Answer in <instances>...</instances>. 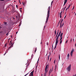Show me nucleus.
<instances>
[{
  "label": "nucleus",
  "mask_w": 76,
  "mask_h": 76,
  "mask_svg": "<svg viewBox=\"0 0 76 76\" xmlns=\"http://www.w3.org/2000/svg\"><path fill=\"white\" fill-rule=\"evenodd\" d=\"M49 66L48 65H47L45 67V74H44V76H46V74H47V73L48 72V69H47L48 68Z\"/></svg>",
  "instance_id": "1"
},
{
  "label": "nucleus",
  "mask_w": 76,
  "mask_h": 76,
  "mask_svg": "<svg viewBox=\"0 0 76 76\" xmlns=\"http://www.w3.org/2000/svg\"><path fill=\"white\" fill-rule=\"evenodd\" d=\"M67 69L68 72H70L71 69V64H70L68 66V68H67Z\"/></svg>",
  "instance_id": "2"
},
{
  "label": "nucleus",
  "mask_w": 76,
  "mask_h": 76,
  "mask_svg": "<svg viewBox=\"0 0 76 76\" xmlns=\"http://www.w3.org/2000/svg\"><path fill=\"white\" fill-rule=\"evenodd\" d=\"M48 13L47 15H50V7H49L48 9Z\"/></svg>",
  "instance_id": "3"
},
{
  "label": "nucleus",
  "mask_w": 76,
  "mask_h": 76,
  "mask_svg": "<svg viewBox=\"0 0 76 76\" xmlns=\"http://www.w3.org/2000/svg\"><path fill=\"white\" fill-rule=\"evenodd\" d=\"M47 17L46 18V20L45 22V23H47V22H48V18H49V17L50 16V15H47Z\"/></svg>",
  "instance_id": "4"
},
{
  "label": "nucleus",
  "mask_w": 76,
  "mask_h": 76,
  "mask_svg": "<svg viewBox=\"0 0 76 76\" xmlns=\"http://www.w3.org/2000/svg\"><path fill=\"white\" fill-rule=\"evenodd\" d=\"M75 50V49H72L71 53H70V55H71V56H73V51H74Z\"/></svg>",
  "instance_id": "5"
},
{
  "label": "nucleus",
  "mask_w": 76,
  "mask_h": 76,
  "mask_svg": "<svg viewBox=\"0 0 76 76\" xmlns=\"http://www.w3.org/2000/svg\"><path fill=\"white\" fill-rule=\"evenodd\" d=\"M34 71L33 70L32 72H31L29 76H34Z\"/></svg>",
  "instance_id": "6"
},
{
  "label": "nucleus",
  "mask_w": 76,
  "mask_h": 76,
  "mask_svg": "<svg viewBox=\"0 0 76 76\" xmlns=\"http://www.w3.org/2000/svg\"><path fill=\"white\" fill-rule=\"evenodd\" d=\"M58 39H56V42L55 45H57V44H58Z\"/></svg>",
  "instance_id": "7"
},
{
  "label": "nucleus",
  "mask_w": 76,
  "mask_h": 76,
  "mask_svg": "<svg viewBox=\"0 0 76 76\" xmlns=\"http://www.w3.org/2000/svg\"><path fill=\"white\" fill-rule=\"evenodd\" d=\"M53 67L52 70L51 69H50V70L49 72V74H50L51 72H52V71H53Z\"/></svg>",
  "instance_id": "8"
},
{
  "label": "nucleus",
  "mask_w": 76,
  "mask_h": 76,
  "mask_svg": "<svg viewBox=\"0 0 76 76\" xmlns=\"http://www.w3.org/2000/svg\"><path fill=\"white\" fill-rule=\"evenodd\" d=\"M62 13V11L61 12V13H60V18H62V17H61V14Z\"/></svg>",
  "instance_id": "9"
},
{
  "label": "nucleus",
  "mask_w": 76,
  "mask_h": 76,
  "mask_svg": "<svg viewBox=\"0 0 76 76\" xmlns=\"http://www.w3.org/2000/svg\"><path fill=\"white\" fill-rule=\"evenodd\" d=\"M60 34H58V36L56 38V39H58V38H59V37H60Z\"/></svg>",
  "instance_id": "10"
},
{
  "label": "nucleus",
  "mask_w": 76,
  "mask_h": 76,
  "mask_svg": "<svg viewBox=\"0 0 76 76\" xmlns=\"http://www.w3.org/2000/svg\"><path fill=\"white\" fill-rule=\"evenodd\" d=\"M67 57L68 58V59H69V53L67 55Z\"/></svg>",
  "instance_id": "11"
},
{
  "label": "nucleus",
  "mask_w": 76,
  "mask_h": 76,
  "mask_svg": "<svg viewBox=\"0 0 76 76\" xmlns=\"http://www.w3.org/2000/svg\"><path fill=\"white\" fill-rule=\"evenodd\" d=\"M37 48H35V50H34L35 53L36 51H37Z\"/></svg>",
  "instance_id": "12"
},
{
  "label": "nucleus",
  "mask_w": 76,
  "mask_h": 76,
  "mask_svg": "<svg viewBox=\"0 0 76 76\" xmlns=\"http://www.w3.org/2000/svg\"><path fill=\"white\" fill-rule=\"evenodd\" d=\"M12 41H11L10 42L9 45H11L12 44V42H11Z\"/></svg>",
  "instance_id": "13"
},
{
  "label": "nucleus",
  "mask_w": 76,
  "mask_h": 76,
  "mask_svg": "<svg viewBox=\"0 0 76 76\" xmlns=\"http://www.w3.org/2000/svg\"><path fill=\"white\" fill-rule=\"evenodd\" d=\"M62 35H63V33H61V34L60 35V37H62Z\"/></svg>",
  "instance_id": "14"
},
{
  "label": "nucleus",
  "mask_w": 76,
  "mask_h": 76,
  "mask_svg": "<svg viewBox=\"0 0 76 76\" xmlns=\"http://www.w3.org/2000/svg\"><path fill=\"white\" fill-rule=\"evenodd\" d=\"M67 0H65L64 3H67Z\"/></svg>",
  "instance_id": "15"
},
{
  "label": "nucleus",
  "mask_w": 76,
  "mask_h": 76,
  "mask_svg": "<svg viewBox=\"0 0 76 76\" xmlns=\"http://www.w3.org/2000/svg\"><path fill=\"white\" fill-rule=\"evenodd\" d=\"M63 19H62V20H61V22H60V24H61V23H62V22H63Z\"/></svg>",
  "instance_id": "16"
},
{
  "label": "nucleus",
  "mask_w": 76,
  "mask_h": 76,
  "mask_svg": "<svg viewBox=\"0 0 76 76\" xmlns=\"http://www.w3.org/2000/svg\"><path fill=\"white\" fill-rule=\"evenodd\" d=\"M70 6H71V5L69 4V6L68 7V9H69V8H70Z\"/></svg>",
  "instance_id": "17"
},
{
  "label": "nucleus",
  "mask_w": 76,
  "mask_h": 76,
  "mask_svg": "<svg viewBox=\"0 0 76 76\" xmlns=\"http://www.w3.org/2000/svg\"><path fill=\"white\" fill-rule=\"evenodd\" d=\"M7 45V43L6 44H5V47H6Z\"/></svg>",
  "instance_id": "18"
},
{
  "label": "nucleus",
  "mask_w": 76,
  "mask_h": 76,
  "mask_svg": "<svg viewBox=\"0 0 76 76\" xmlns=\"http://www.w3.org/2000/svg\"><path fill=\"white\" fill-rule=\"evenodd\" d=\"M61 38V39H60V41L62 40V38H63V37H60Z\"/></svg>",
  "instance_id": "19"
},
{
  "label": "nucleus",
  "mask_w": 76,
  "mask_h": 76,
  "mask_svg": "<svg viewBox=\"0 0 76 76\" xmlns=\"http://www.w3.org/2000/svg\"><path fill=\"white\" fill-rule=\"evenodd\" d=\"M66 6L64 8V10L63 11L64 12V10H65V9H66Z\"/></svg>",
  "instance_id": "20"
},
{
  "label": "nucleus",
  "mask_w": 76,
  "mask_h": 76,
  "mask_svg": "<svg viewBox=\"0 0 76 76\" xmlns=\"http://www.w3.org/2000/svg\"><path fill=\"white\" fill-rule=\"evenodd\" d=\"M55 35H56V30H55Z\"/></svg>",
  "instance_id": "21"
},
{
  "label": "nucleus",
  "mask_w": 76,
  "mask_h": 76,
  "mask_svg": "<svg viewBox=\"0 0 76 76\" xmlns=\"http://www.w3.org/2000/svg\"><path fill=\"white\" fill-rule=\"evenodd\" d=\"M28 74H29V72L27 74H26V75H25L24 76H26L27 75H28Z\"/></svg>",
  "instance_id": "22"
},
{
  "label": "nucleus",
  "mask_w": 76,
  "mask_h": 76,
  "mask_svg": "<svg viewBox=\"0 0 76 76\" xmlns=\"http://www.w3.org/2000/svg\"><path fill=\"white\" fill-rule=\"evenodd\" d=\"M49 58H50V56H48V60H49Z\"/></svg>",
  "instance_id": "23"
},
{
  "label": "nucleus",
  "mask_w": 76,
  "mask_h": 76,
  "mask_svg": "<svg viewBox=\"0 0 76 76\" xmlns=\"http://www.w3.org/2000/svg\"><path fill=\"white\" fill-rule=\"evenodd\" d=\"M61 31H60L58 34L59 35H61Z\"/></svg>",
  "instance_id": "24"
},
{
  "label": "nucleus",
  "mask_w": 76,
  "mask_h": 76,
  "mask_svg": "<svg viewBox=\"0 0 76 76\" xmlns=\"http://www.w3.org/2000/svg\"><path fill=\"white\" fill-rule=\"evenodd\" d=\"M53 1H52V2L51 3V6H52V4H53Z\"/></svg>",
  "instance_id": "25"
},
{
  "label": "nucleus",
  "mask_w": 76,
  "mask_h": 76,
  "mask_svg": "<svg viewBox=\"0 0 76 76\" xmlns=\"http://www.w3.org/2000/svg\"><path fill=\"white\" fill-rule=\"evenodd\" d=\"M67 42H68V40H67L66 41V42H65V43L66 44H67Z\"/></svg>",
  "instance_id": "26"
},
{
  "label": "nucleus",
  "mask_w": 76,
  "mask_h": 76,
  "mask_svg": "<svg viewBox=\"0 0 76 76\" xmlns=\"http://www.w3.org/2000/svg\"><path fill=\"white\" fill-rule=\"evenodd\" d=\"M60 54L59 55V59L60 60Z\"/></svg>",
  "instance_id": "27"
},
{
  "label": "nucleus",
  "mask_w": 76,
  "mask_h": 76,
  "mask_svg": "<svg viewBox=\"0 0 76 76\" xmlns=\"http://www.w3.org/2000/svg\"><path fill=\"white\" fill-rule=\"evenodd\" d=\"M11 47H12L11 46L8 49V50H9V49H10V48H11Z\"/></svg>",
  "instance_id": "28"
},
{
  "label": "nucleus",
  "mask_w": 76,
  "mask_h": 76,
  "mask_svg": "<svg viewBox=\"0 0 76 76\" xmlns=\"http://www.w3.org/2000/svg\"><path fill=\"white\" fill-rule=\"evenodd\" d=\"M5 0H0L1 1H4Z\"/></svg>",
  "instance_id": "29"
},
{
  "label": "nucleus",
  "mask_w": 76,
  "mask_h": 76,
  "mask_svg": "<svg viewBox=\"0 0 76 76\" xmlns=\"http://www.w3.org/2000/svg\"><path fill=\"white\" fill-rule=\"evenodd\" d=\"M61 42H62V40H61L60 44H61Z\"/></svg>",
  "instance_id": "30"
},
{
  "label": "nucleus",
  "mask_w": 76,
  "mask_h": 76,
  "mask_svg": "<svg viewBox=\"0 0 76 76\" xmlns=\"http://www.w3.org/2000/svg\"><path fill=\"white\" fill-rule=\"evenodd\" d=\"M13 43L10 46L12 47V46H13Z\"/></svg>",
  "instance_id": "31"
},
{
  "label": "nucleus",
  "mask_w": 76,
  "mask_h": 76,
  "mask_svg": "<svg viewBox=\"0 0 76 76\" xmlns=\"http://www.w3.org/2000/svg\"><path fill=\"white\" fill-rule=\"evenodd\" d=\"M60 28H61V23L60 24Z\"/></svg>",
  "instance_id": "32"
},
{
  "label": "nucleus",
  "mask_w": 76,
  "mask_h": 76,
  "mask_svg": "<svg viewBox=\"0 0 76 76\" xmlns=\"http://www.w3.org/2000/svg\"><path fill=\"white\" fill-rule=\"evenodd\" d=\"M66 3H65V2H64V4L63 6H65V4H66Z\"/></svg>",
  "instance_id": "33"
},
{
  "label": "nucleus",
  "mask_w": 76,
  "mask_h": 76,
  "mask_svg": "<svg viewBox=\"0 0 76 76\" xmlns=\"http://www.w3.org/2000/svg\"><path fill=\"white\" fill-rule=\"evenodd\" d=\"M9 32H8V33L6 34V35H8V34H9Z\"/></svg>",
  "instance_id": "34"
},
{
  "label": "nucleus",
  "mask_w": 76,
  "mask_h": 76,
  "mask_svg": "<svg viewBox=\"0 0 76 76\" xmlns=\"http://www.w3.org/2000/svg\"><path fill=\"white\" fill-rule=\"evenodd\" d=\"M56 46H57V45H55V48H54V49H55L56 48Z\"/></svg>",
  "instance_id": "35"
},
{
  "label": "nucleus",
  "mask_w": 76,
  "mask_h": 76,
  "mask_svg": "<svg viewBox=\"0 0 76 76\" xmlns=\"http://www.w3.org/2000/svg\"><path fill=\"white\" fill-rule=\"evenodd\" d=\"M64 25V23H63L62 25V26H63Z\"/></svg>",
  "instance_id": "36"
},
{
  "label": "nucleus",
  "mask_w": 76,
  "mask_h": 76,
  "mask_svg": "<svg viewBox=\"0 0 76 76\" xmlns=\"http://www.w3.org/2000/svg\"><path fill=\"white\" fill-rule=\"evenodd\" d=\"M55 62H56V60H55L54 61V64H55Z\"/></svg>",
  "instance_id": "37"
},
{
  "label": "nucleus",
  "mask_w": 76,
  "mask_h": 76,
  "mask_svg": "<svg viewBox=\"0 0 76 76\" xmlns=\"http://www.w3.org/2000/svg\"><path fill=\"white\" fill-rule=\"evenodd\" d=\"M75 8V6H74V7H73V8H72V10H73V9H74V8Z\"/></svg>",
  "instance_id": "38"
},
{
  "label": "nucleus",
  "mask_w": 76,
  "mask_h": 76,
  "mask_svg": "<svg viewBox=\"0 0 76 76\" xmlns=\"http://www.w3.org/2000/svg\"><path fill=\"white\" fill-rule=\"evenodd\" d=\"M39 58H38V60L37 63H38V61H39Z\"/></svg>",
  "instance_id": "39"
},
{
  "label": "nucleus",
  "mask_w": 76,
  "mask_h": 76,
  "mask_svg": "<svg viewBox=\"0 0 76 76\" xmlns=\"http://www.w3.org/2000/svg\"><path fill=\"white\" fill-rule=\"evenodd\" d=\"M4 24H5V25H7V23L5 22Z\"/></svg>",
  "instance_id": "40"
},
{
  "label": "nucleus",
  "mask_w": 76,
  "mask_h": 76,
  "mask_svg": "<svg viewBox=\"0 0 76 76\" xmlns=\"http://www.w3.org/2000/svg\"><path fill=\"white\" fill-rule=\"evenodd\" d=\"M18 5H16V7L17 8H18Z\"/></svg>",
  "instance_id": "41"
},
{
  "label": "nucleus",
  "mask_w": 76,
  "mask_h": 76,
  "mask_svg": "<svg viewBox=\"0 0 76 76\" xmlns=\"http://www.w3.org/2000/svg\"><path fill=\"white\" fill-rule=\"evenodd\" d=\"M19 3H20V4H22L21 3H20V1H19Z\"/></svg>",
  "instance_id": "42"
},
{
  "label": "nucleus",
  "mask_w": 76,
  "mask_h": 76,
  "mask_svg": "<svg viewBox=\"0 0 76 76\" xmlns=\"http://www.w3.org/2000/svg\"><path fill=\"white\" fill-rule=\"evenodd\" d=\"M16 18L17 19H18V17L17 16H16Z\"/></svg>",
  "instance_id": "43"
},
{
  "label": "nucleus",
  "mask_w": 76,
  "mask_h": 76,
  "mask_svg": "<svg viewBox=\"0 0 76 76\" xmlns=\"http://www.w3.org/2000/svg\"><path fill=\"white\" fill-rule=\"evenodd\" d=\"M6 53H5L4 54V56H5V55H6Z\"/></svg>",
  "instance_id": "44"
},
{
  "label": "nucleus",
  "mask_w": 76,
  "mask_h": 76,
  "mask_svg": "<svg viewBox=\"0 0 76 76\" xmlns=\"http://www.w3.org/2000/svg\"><path fill=\"white\" fill-rule=\"evenodd\" d=\"M23 4L24 5V3H23Z\"/></svg>",
  "instance_id": "45"
},
{
  "label": "nucleus",
  "mask_w": 76,
  "mask_h": 76,
  "mask_svg": "<svg viewBox=\"0 0 76 76\" xmlns=\"http://www.w3.org/2000/svg\"><path fill=\"white\" fill-rule=\"evenodd\" d=\"M59 26V24H58V25H57V27H58V26Z\"/></svg>",
  "instance_id": "46"
},
{
  "label": "nucleus",
  "mask_w": 76,
  "mask_h": 76,
  "mask_svg": "<svg viewBox=\"0 0 76 76\" xmlns=\"http://www.w3.org/2000/svg\"><path fill=\"white\" fill-rule=\"evenodd\" d=\"M58 35H57L56 34V38H57V37Z\"/></svg>",
  "instance_id": "47"
},
{
  "label": "nucleus",
  "mask_w": 76,
  "mask_h": 76,
  "mask_svg": "<svg viewBox=\"0 0 76 76\" xmlns=\"http://www.w3.org/2000/svg\"><path fill=\"white\" fill-rule=\"evenodd\" d=\"M47 45H48V43H47Z\"/></svg>",
  "instance_id": "48"
},
{
  "label": "nucleus",
  "mask_w": 76,
  "mask_h": 76,
  "mask_svg": "<svg viewBox=\"0 0 76 76\" xmlns=\"http://www.w3.org/2000/svg\"><path fill=\"white\" fill-rule=\"evenodd\" d=\"M58 33L57 32V34L56 35H58Z\"/></svg>",
  "instance_id": "49"
},
{
  "label": "nucleus",
  "mask_w": 76,
  "mask_h": 76,
  "mask_svg": "<svg viewBox=\"0 0 76 76\" xmlns=\"http://www.w3.org/2000/svg\"><path fill=\"white\" fill-rule=\"evenodd\" d=\"M67 9H68V8H67L66 9V11L67 10Z\"/></svg>",
  "instance_id": "50"
},
{
  "label": "nucleus",
  "mask_w": 76,
  "mask_h": 76,
  "mask_svg": "<svg viewBox=\"0 0 76 76\" xmlns=\"http://www.w3.org/2000/svg\"><path fill=\"white\" fill-rule=\"evenodd\" d=\"M73 76H76V75L75 74V75H73Z\"/></svg>",
  "instance_id": "51"
},
{
  "label": "nucleus",
  "mask_w": 76,
  "mask_h": 76,
  "mask_svg": "<svg viewBox=\"0 0 76 76\" xmlns=\"http://www.w3.org/2000/svg\"><path fill=\"white\" fill-rule=\"evenodd\" d=\"M20 12H22V10H20Z\"/></svg>",
  "instance_id": "52"
},
{
  "label": "nucleus",
  "mask_w": 76,
  "mask_h": 76,
  "mask_svg": "<svg viewBox=\"0 0 76 76\" xmlns=\"http://www.w3.org/2000/svg\"><path fill=\"white\" fill-rule=\"evenodd\" d=\"M58 32H59V30L57 32L58 33Z\"/></svg>",
  "instance_id": "53"
},
{
  "label": "nucleus",
  "mask_w": 76,
  "mask_h": 76,
  "mask_svg": "<svg viewBox=\"0 0 76 76\" xmlns=\"http://www.w3.org/2000/svg\"><path fill=\"white\" fill-rule=\"evenodd\" d=\"M18 34V32H16V34Z\"/></svg>",
  "instance_id": "54"
},
{
  "label": "nucleus",
  "mask_w": 76,
  "mask_h": 76,
  "mask_svg": "<svg viewBox=\"0 0 76 76\" xmlns=\"http://www.w3.org/2000/svg\"><path fill=\"white\" fill-rule=\"evenodd\" d=\"M73 39V41H75L74 39Z\"/></svg>",
  "instance_id": "55"
},
{
  "label": "nucleus",
  "mask_w": 76,
  "mask_h": 76,
  "mask_svg": "<svg viewBox=\"0 0 76 76\" xmlns=\"http://www.w3.org/2000/svg\"><path fill=\"white\" fill-rule=\"evenodd\" d=\"M51 58L50 59V61H51Z\"/></svg>",
  "instance_id": "56"
},
{
  "label": "nucleus",
  "mask_w": 76,
  "mask_h": 76,
  "mask_svg": "<svg viewBox=\"0 0 76 76\" xmlns=\"http://www.w3.org/2000/svg\"><path fill=\"white\" fill-rule=\"evenodd\" d=\"M59 23H60V21L58 22V24L59 25Z\"/></svg>",
  "instance_id": "57"
},
{
  "label": "nucleus",
  "mask_w": 76,
  "mask_h": 76,
  "mask_svg": "<svg viewBox=\"0 0 76 76\" xmlns=\"http://www.w3.org/2000/svg\"><path fill=\"white\" fill-rule=\"evenodd\" d=\"M56 66H55V69H56Z\"/></svg>",
  "instance_id": "58"
},
{
  "label": "nucleus",
  "mask_w": 76,
  "mask_h": 76,
  "mask_svg": "<svg viewBox=\"0 0 76 76\" xmlns=\"http://www.w3.org/2000/svg\"><path fill=\"white\" fill-rule=\"evenodd\" d=\"M0 28H1V27L0 26Z\"/></svg>",
  "instance_id": "59"
},
{
  "label": "nucleus",
  "mask_w": 76,
  "mask_h": 76,
  "mask_svg": "<svg viewBox=\"0 0 76 76\" xmlns=\"http://www.w3.org/2000/svg\"><path fill=\"white\" fill-rule=\"evenodd\" d=\"M1 32H3V31H1V32H0V33H1Z\"/></svg>",
  "instance_id": "60"
},
{
  "label": "nucleus",
  "mask_w": 76,
  "mask_h": 76,
  "mask_svg": "<svg viewBox=\"0 0 76 76\" xmlns=\"http://www.w3.org/2000/svg\"><path fill=\"white\" fill-rule=\"evenodd\" d=\"M66 15L65 16V18H66Z\"/></svg>",
  "instance_id": "61"
},
{
  "label": "nucleus",
  "mask_w": 76,
  "mask_h": 76,
  "mask_svg": "<svg viewBox=\"0 0 76 76\" xmlns=\"http://www.w3.org/2000/svg\"><path fill=\"white\" fill-rule=\"evenodd\" d=\"M52 47L53 48V45H52Z\"/></svg>",
  "instance_id": "62"
},
{
  "label": "nucleus",
  "mask_w": 76,
  "mask_h": 76,
  "mask_svg": "<svg viewBox=\"0 0 76 76\" xmlns=\"http://www.w3.org/2000/svg\"><path fill=\"white\" fill-rule=\"evenodd\" d=\"M71 41H72V39H71Z\"/></svg>",
  "instance_id": "63"
},
{
  "label": "nucleus",
  "mask_w": 76,
  "mask_h": 76,
  "mask_svg": "<svg viewBox=\"0 0 76 76\" xmlns=\"http://www.w3.org/2000/svg\"><path fill=\"white\" fill-rule=\"evenodd\" d=\"M22 8H20V9H22Z\"/></svg>",
  "instance_id": "64"
}]
</instances>
